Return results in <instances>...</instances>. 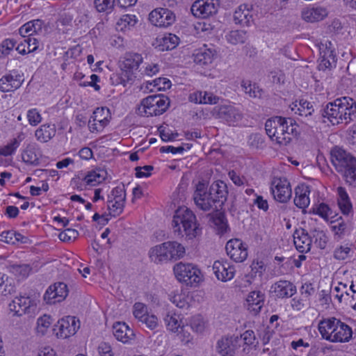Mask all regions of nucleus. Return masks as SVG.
Returning <instances> with one entry per match:
<instances>
[{
	"label": "nucleus",
	"mask_w": 356,
	"mask_h": 356,
	"mask_svg": "<svg viewBox=\"0 0 356 356\" xmlns=\"http://www.w3.org/2000/svg\"><path fill=\"white\" fill-rule=\"evenodd\" d=\"M331 163L338 172H343L346 183L356 185V158L355 157H329Z\"/></svg>",
	"instance_id": "9"
},
{
	"label": "nucleus",
	"mask_w": 356,
	"mask_h": 356,
	"mask_svg": "<svg viewBox=\"0 0 356 356\" xmlns=\"http://www.w3.org/2000/svg\"><path fill=\"white\" fill-rule=\"evenodd\" d=\"M313 112V106L310 102L306 100H300L299 106L298 107L297 111H295L296 113H298L301 116L311 115Z\"/></svg>",
	"instance_id": "50"
},
{
	"label": "nucleus",
	"mask_w": 356,
	"mask_h": 356,
	"mask_svg": "<svg viewBox=\"0 0 356 356\" xmlns=\"http://www.w3.org/2000/svg\"><path fill=\"white\" fill-rule=\"evenodd\" d=\"M52 323L51 316L49 315H43L40 317L37 321V330L42 334H44Z\"/></svg>",
	"instance_id": "48"
},
{
	"label": "nucleus",
	"mask_w": 356,
	"mask_h": 356,
	"mask_svg": "<svg viewBox=\"0 0 356 356\" xmlns=\"http://www.w3.org/2000/svg\"><path fill=\"white\" fill-rule=\"evenodd\" d=\"M9 270L19 279L26 278L32 270L29 264H13L9 266Z\"/></svg>",
	"instance_id": "40"
},
{
	"label": "nucleus",
	"mask_w": 356,
	"mask_h": 356,
	"mask_svg": "<svg viewBox=\"0 0 356 356\" xmlns=\"http://www.w3.org/2000/svg\"><path fill=\"white\" fill-rule=\"evenodd\" d=\"M193 200L196 206L202 211L217 210L218 208L209 192L207 191L206 184L202 181L196 185Z\"/></svg>",
	"instance_id": "13"
},
{
	"label": "nucleus",
	"mask_w": 356,
	"mask_h": 356,
	"mask_svg": "<svg viewBox=\"0 0 356 356\" xmlns=\"http://www.w3.org/2000/svg\"><path fill=\"white\" fill-rule=\"evenodd\" d=\"M350 251V248L347 246H342L335 249L334 252V257L337 260L346 259Z\"/></svg>",
	"instance_id": "56"
},
{
	"label": "nucleus",
	"mask_w": 356,
	"mask_h": 356,
	"mask_svg": "<svg viewBox=\"0 0 356 356\" xmlns=\"http://www.w3.org/2000/svg\"><path fill=\"white\" fill-rule=\"evenodd\" d=\"M108 123H102L101 122L95 121L94 119L90 118L88 122V127L92 132L102 131Z\"/></svg>",
	"instance_id": "60"
},
{
	"label": "nucleus",
	"mask_w": 356,
	"mask_h": 356,
	"mask_svg": "<svg viewBox=\"0 0 356 356\" xmlns=\"http://www.w3.org/2000/svg\"><path fill=\"white\" fill-rule=\"evenodd\" d=\"M56 134L54 124H43L35 131V137L42 143L49 141Z\"/></svg>",
	"instance_id": "33"
},
{
	"label": "nucleus",
	"mask_w": 356,
	"mask_h": 356,
	"mask_svg": "<svg viewBox=\"0 0 356 356\" xmlns=\"http://www.w3.org/2000/svg\"><path fill=\"white\" fill-rule=\"evenodd\" d=\"M143 60L142 55L138 53L127 52L124 54L119 61L121 84L126 86L128 83L134 79L136 72L143 63Z\"/></svg>",
	"instance_id": "6"
},
{
	"label": "nucleus",
	"mask_w": 356,
	"mask_h": 356,
	"mask_svg": "<svg viewBox=\"0 0 356 356\" xmlns=\"http://www.w3.org/2000/svg\"><path fill=\"white\" fill-rule=\"evenodd\" d=\"M115 2V0H94L95 7L99 13H111Z\"/></svg>",
	"instance_id": "44"
},
{
	"label": "nucleus",
	"mask_w": 356,
	"mask_h": 356,
	"mask_svg": "<svg viewBox=\"0 0 356 356\" xmlns=\"http://www.w3.org/2000/svg\"><path fill=\"white\" fill-rule=\"evenodd\" d=\"M226 39L228 42L232 44H243L248 39V33L243 30L231 31L226 35Z\"/></svg>",
	"instance_id": "38"
},
{
	"label": "nucleus",
	"mask_w": 356,
	"mask_h": 356,
	"mask_svg": "<svg viewBox=\"0 0 356 356\" xmlns=\"http://www.w3.org/2000/svg\"><path fill=\"white\" fill-rule=\"evenodd\" d=\"M320 63L318 64V69L320 70H325L331 69L335 66L336 56L334 54L333 50H326L320 54Z\"/></svg>",
	"instance_id": "34"
},
{
	"label": "nucleus",
	"mask_w": 356,
	"mask_h": 356,
	"mask_svg": "<svg viewBox=\"0 0 356 356\" xmlns=\"http://www.w3.org/2000/svg\"><path fill=\"white\" fill-rule=\"evenodd\" d=\"M172 225L177 235L183 236L185 234L189 239L201 232L195 215L186 207H179L175 211Z\"/></svg>",
	"instance_id": "4"
},
{
	"label": "nucleus",
	"mask_w": 356,
	"mask_h": 356,
	"mask_svg": "<svg viewBox=\"0 0 356 356\" xmlns=\"http://www.w3.org/2000/svg\"><path fill=\"white\" fill-rule=\"evenodd\" d=\"M185 248L177 241H167L151 248L149 254L156 264L177 260L184 257Z\"/></svg>",
	"instance_id": "5"
},
{
	"label": "nucleus",
	"mask_w": 356,
	"mask_h": 356,
	"mask_svg": "<svg viewBox=\"0 0 356 356\" xmlns=\"http://www.w3.org/2000/svg\"><path fill=\"white\" fill-rule=\"evenodd\" d=\"M270 191L274 199L280 203L287 202L292 195L290 182L284 177H273L272 178Z\"/></svg>",
	"instance_id": "10"
},
{
	"label": "nucleus",
	"mask_w": 356,
	"mask_h": 356,
	"mask_svg": "<svg viewBox=\"0 0 356 356\" xmlns=\"http://www.w3.org/2000/svg\"><path fill=\"white\" fill-rule=\"evenodd\" d=\"M237 339L233 337H222L218 341L217 349L222 356L234 355L236 349Z\"/></svg>",
	"instance_id": "29"
},
{
	"label": "nucleus",
	"mask_w": 356,
	"mask_h": 356,
	"mask_svg": "<svg viewBox=\"0 0 356 356\" xmlns=\"http://www.w3.org/2000/svg\"><path fill=\"white\" fill-rule=\"evenodd\" d=\"M169 104L167 97L161 95H151L143 99L139 111L147 116L160 115L166 111Z\"/></svg>",
	"instance_id": "7"
},
{
	"label": "nucleus",
	"mask_w": 356,
	"mask_h": 356,
	"mask_svg": "<svg viewBox=\"0 0 356 356\" xmlns=\"http://www.w3.org/2000/svg\"><path fill=\"white\" fill-rule=\"evenodd\" d=\"M160 136L163 141H169L174 139L178 134H174L172 131L165 127H160L159 129Z\"/></svg>",
	"instance_id": "59"
},
{
	"label": "nucleus",
	"mask_w": 356,
	"mask_h": 356,
	"mask_svg": "<svg viewBox=\"0 0 356 356\" xmlns=\"http://www.w3.org/2000/svg\"><path fill=\"white\" fill-rule=\"evenodd\" d=\"M293 242L296 249L301 253L307 252L311 249L312 239L304 229H296L293 233Z\"/></svg>",
	"instance_id": "22"
},
{
	"label": "nucleus",
	"mask_w": 356,
	"mask_h": 356,
	"mask_svg": "<svg viewBox=\"0 0 356 356\" xmlns=\"http://www.w3.org/2000/svg\"><path fill=\"white\" fill-rule=\"evenodd\" d=\"M124 207V203L118 202V201L107 200V209L109 211V214L113 217L120 216Z\"/></svg>",
	"instance_id": "46"
},
{
	"label": "nucleus",
	"mask_w": 356,
	"mask_h": 356,
	"mask_svg": "<svg viewBox=\"0 0 356 356\" xmlns=\"http://www.w3.org/2000/svg\"><path fill=\"white\" fill-rule=\"evenodd\" d=\"M248 143L253 149H261L264 147V138L259 133L252 134L249 136Z\"/></svg>",
	"instance_id": "49"
},
{
	"label": "nucleus",
	"mask_w": 356,
	"mask_h": 356,
	"mask_svg": "<svg viewBox=\"0 0 356 356\" xmlns=\"http://www.w3.org/2000/svg\"><path fill=\"white\" fill-rule=\"evenodd\" d=\"M24 42L27 44L28 53L35 51L39 46V41L33 37L24 38Z\"/></svg>",
	"instance_id": "64"
},
{
	"label": "nucleus",
	"mask_w": 356,
	"mask_h": 356,
	"mask_svg": "<svg viewBox=\"0 0 356 356\" xmlns=\"http://www.w3.org/2000/svg\"><path fill=\"white\" fill-rule=\"evenodd\" d=\"M113 335L117 340L124 343H129L135 338L134 331L122 322H116L113 325Z\"/></svg>",
	"instance_id": "24"
},
{
	"label": "nucleus",
	"mask_w": 356,
	"mask_h": 356,
	"mask_svg": "<svg viewBox=\"0 0 356 356\" xmlns=\"http://www.w3.org/2000/svg\"><path fill=\"white\" fill-rule=\"evenodd\" d=\"M37 301L29 296H19L9 304V308L14 313L15 316H22L28 314L32 316L37 311Z\"/></svg>",
	"instance_id": "11"
},
{
	"label": "nucleus",
	"mask_w": 356,
	"mask_h": 356,
	"mask_svg": "<svg viewBox=\"0 0 356 356\" xmlns=\"http://www.w3.org/2000/svg\"><path fill=\"white\" fill-rule=\"evenodd\" d=\"M321 115L323 122H326L327 119L332 125L347 124L356 115V102L348 97L338 98L327 104L321 111Z\"/></svg>",
	"instance_id": "1"
},
{
	"label": "nucleus",
	"mask_w": 356,
	"mask_h": 356,
	"mask_svg": "<svg viewBox=\"0 0 356 356\" xmlns=\"http://www.w3.org/2000/svg\"><path fill=\"white\" fill-rule=\"evenodd\" d=\"M244 92L250 98H261L264 91L256 83H252L250 81L243 80L241 83Z\"/></svg>",
	"instance_id": "36"
},
{
	"label": "nucleus",
	"mask_w": 356,
	"mask_h": 356,
	"mask_svg": "<svg viewBox=\"0 0 356 356\" xmlns=\"http://www.w3.org/2000/svg\"><path fill=\"white\" fill-rule=\"evenodd\" d=\"M296 126L292 119L276 116L266 120L265 129L272 141L280 145H286L291 141Z\"/></svg>",
	"instance_id": "2"
},
{
	"label": "nucleus",
	"mask_w": 356,
	"mask_h": 356,
	"mask_svg": "<svg viewBox=\"0 0 356 356\" xmlns=\"http://www.w3.org/2000/svg\"><path fill=\"white\" fill-rule=\"evenodd\" d=\"M179 42V38L175 34L168 33L164 35L159 44L162 51L175 49Z\"/></svg>",
	"instance_id": "37"
},
{
	"label": "nucleus",
	"mask_w": 356,
	"mask_h": 356,
	"mask_svg": "<svg viewBox=\"0 0 356 356\" xmlns=\"http://www.w3.org/2000/svg\"><path fill=\"white\" fill-rule=\"evenodd\" d=\"M24 79L17 71L13 70L0 79V90L10 92L18 89L22 84Z\"/></svg>",
	"instance_id": "19"
},
{
	"label": "nucleus",
	"mask_w": 356,
	"mask_h": 356,
	"mask_svg": "<svg viewBox=\"0 0 356 356\" xmlns=\"http://www.w3.org/2000/svg\"><path fill=\"white\" fill-rule=\"evenodd\" d=\"M213 270L218 280L227 282L232 280L235 274V269L227 261H216L213 264Z\"/></svg>",
	"instance_id": "20"
},
{
	"label": "nucleus",
	"mask_w": 356,
	"mask_h": 356,
	"mask_svg": "<svg viewBox=\"0 0 356 356\" xmlns=\"http://www.w3.org/2000/svg\"><path fill=\"white\" fill-rule=\"evenodd\" d=\"M271 289L278 298H289L296 293V286L290 281L280 280L271 286Z\"/></svg>",
	"instance_id": "21"
},
{
	"label": "nucleus",
	"mask_w": 356,
	"mask_h": 356,
	"mask_svg": "<svg viewBox=\"0 0 356 356\" xmlns=\"http://www.w3.org/2000/svg\"><path fill=\"white\" fill-rule=\"evenodd\" d=\"M310 194V187L302 184L295 188L294 204L300 209L307 208L310 202L309 195Z\"/></svg>",
	"instance_id": "27"
},
{
	"label": "nucleus",
	"mask_w": 356,
	"mask_h": 356,
	"mask_svg": "<svg viewBox=\"0 0 356 356\" xmlns=\"http://www.w3.org/2000/svg\"><path fill=\"white\" fill-rule=\"evenodd\" d=\"M15 41L13 39H6L0 44V57L10 54L15 46Z\"/></svg>",
	"instance_id": "53"
},
{
	"label": "nucleus",
	"mask_w": 356,
	"mask_h": 356,
	"mask_svg": "<svg viewBox=\"0 0 356 356\" xmlns=\"http://www.w3.org/2000/svg\"><path fill=\"white\" fill-rule=\"evenodd\" d=\"M91 118L99 122L102 121L103 124H108L111 119L110 110L106 107L97 108L94 111Z\"/></svg>",
	"instance_id": "42"
},
{
	"label": "nucleus",
	"mask_w": 356,
	"mask_h": 356,
	"mask_svg": "<svg viewBox=\"0 0 356 356\" xmlns=\"http://www.w3.org/2000/svg\"><path fill=\"white\" fill-rule=\"evenodd\" d=\"M149 19L156 26L168 27L175 22V15L167 8H158L149 13Z\"/></svg>",
	"instance_id": "16"
},
{
	"label": "nucleus",
	"mask_w": 356,
	"mask_h": 356,
	"mask_svg": "<svg viewBox=\"0 0 356 356\" xmlns=\"http://www.w3.org/2000/svg\"><path fill=\"white\" fill-rule=\"evenodd\" d=\"M106 176L107 172L106 170L97 168L95 170L88 171L83 179V181L88 186H95L104 181Z\"/></svg>",
	"instance_id": "30"
},
{
	"label": "nucleus",
	"mask_w": 356,
	"mask_h": 356,
	"mask_svg": "<svg viewBox=\"0 0 356 356\" xmlns=\"http://www.w3.org/2000/svg\"><path fill=\"white\" fill-rule=\"evenodd\" d=\"M133 314L135 318L139 321L148 314L147 308L143 303L136 302L134 305Z\"/></svg>",
	"instance_id": "52"
},
{
	"label": "nucleus",
	"mask_w": 356,
	"mask_h": 356,
	"mask_svg": "<svg viewBox=\"0 0 356 356\" xmlns=\"http://www.w3.org/2000/svg\"><path fill=\"white\" fill-rule=\"evenodd\" d=\"M318 329L323 339L331 342H348L353 335L351 327L334 317L321 320Z\"/></svg>",
	"instance_id": "3"
},
{
	"label": "nucleus",
	"mask_w": 356,
	"mask_h": 356,
	"mask_svg": "<svg viewBox=\"0 0 356 356\" xmlns=\"http://www.w3.org/2000/svg\"><path fill=\"white\" fill-rule=\"evenodd\" d=\"M327 15L326 8L321 6L303 8L301 12L302 19L307 22H315L323 20Z\"/></svg>",
	"instance_id": "26"
},
{
	"label": "nucleus",
	"mask_w": 356,
	"mask_h": 356,
	"mask_svg": "<svg viewBox=\"0 0 356 356\" xmlns=\"http://www.w3.org/2000/svg\"><path fill=\"white\" fill-rule=\"evenodd\" d=\"M79 236V232L74 229H66L64 231L61 232L58 238L62 241H69L72 239H75Z\"/></svg>",
	"instance_id": "55"
},
{
	"label": "nucleus",
	"mask_w": 356,
	"mask_h": 356,
	"mask_svg": "<svg viewBox=\"0 0 356 356\" xmlns=\"http://www.w3.org/2000/svg\"><path fill=\"white\" fill-rule=\"evenodd\" d=\"M153 170L152 165L138 166L135 168L136 177L138 178L147 177L151 175V171Z\"/></svg>",
	"instance_id": "58"
},
{
	"label": "nucleus",
	"mask_w": 356,
	"mask_h": 356,
	"mask_svg": "<svg viewBox=\"0 0 356 356\" xmlns=\"http://www.w3.org/2000/svg\"><path fill=\"white\" fill-rule=\"evenodd\" d=\"M139 322L151 330H154L159 325L158 318L154 314H149V313Z\"/></svg>",
	"instance_id": "51"
},
{
	"label": "nucleus",
	"mask_w": 356,
	"mask_h": 356,
	"mask_svg": "<svg viewBox=\"0 0 356 356\" xmlns=\"http://www.w3.org/2000/svg\"><path fill=\"white\" fill-rule=\"evenodd\" d=\"M311 238L314 240V244L321 249L326 247L327 237L323 231L314 229L311 232Z\"/></svg>",
	"instance_id": "43"
},
{
	"label": "nucleus",
	"mask_w": 356,
	"mask_h": 356,
	"mask_svg": "<svg viewBox=\"0 0 356 356\" xmlns=\"http://www.w3.org/2000/svg\"><path fill=\"white\" fill-rule=\"evenodd\" d=\"M215 203L218 207H221L227 200V185L222 181L213 182L209 190Z\"/></svg>",
	"instance_id": "23"
},
{
	"label": "nucleus",
	"mask_w": 356,
	"mask_h": 356,
	"mask_svg": "<svg viewBox=\"0 0 356 356\" xmlns=\"http://www.w3.org/2000/svg\"><path fill=\"white\" fill-rule=\"evenodd\" d=\"M214 56V52L210 49H200L193 54L194 62L202 65H208L212 63Z\"/></svg>",
	"instance_id": "32"
},
{
	"label": "nucleus",
	"mask_w": 356,
	"mask_h": 356,
	"mask_svg": "<svg viewBox=\"0 0 356 356\" xmlns=\"http://www.w3.org/2000/svg\"><path fill=\"white\" fill-rule=\"evenodd\" d=\"M15 232L7 231L3 232L0 234V241H3L8 244H15Z\"/></svg>",
	"instance_id": "61"
},
{
	"label": "nucleus",
	"mask_w": 356,
	"mask_h": 356,
	"mask_svg": "<svg viewBox=\"0 0 356 356\" xmlns=\"http://www.w3.org/2000/svg\"><path fill=\"white\" fill-rule=\"evenodd\" d=\"M218 8V0H197L193 3L191 10L195 17L206 19L216 15Z\"/></svg>",
	"instance_id": "14"
},
{
	"label": "nucleus",
	"mask_w": 356,
	"mask_h": 356,
	"mask_svg": "<svg viewBox=\"0 0 356 356\" xmlns=\"http://www.w3.org/2000/svg\"><path fill=\"white\" fill-rule=\"evenodd\" d=\"M99 356H113L111 347L109 343L102 342L98 347Z\"/></svg>",
	"instance_id": "63"
},
{
	"label": "nucleus",
	"mask_w": 356,
	"mask_h": 356,
	"mask_svg": "<svg viewBox=\"0 0 356 356\" xmlns=\"http://www.w3.org/2000/svg\"><path fill=\"white\" fill-rule=\"evenodd\" d=\"M67 295V284L64 282H58L47 289L43 298L47 304L54 305L64 300Z\"/></svg>",
	"instance_id": "17"
},
{
	"label": "nucleus",
	"mask_w": 356,
	"mask_h": 356,
	"mask_svg": "<svg viewBox=\"0 0 356 356\" xmlns=\"http://www.w3.org/2000/svg\"><path fill=\"white\" fill-rule=\"evenodd\" d=\"M137 22L136 17L134 15H124L118 22L117 24L121 30L135 26Z\"/></svg>",
	"instance_id": "47"
},
{
	"label": "nucleus",
	"mask_w": 356,
	"mask_h": 356,
	"mask_svg": "<svg viewBox=\"0 0 356 356\" xmlns=\"http://www.w3.org/2000/svg\"><path fill=\"white\" fill-rule=\"evenodd\" d=\"M212 116L229 125H235L242 120L243 115L232 105H220L213 108Z\"/></svg>",
	"instance_id": "12"
},
{
	"label": "nucleus",
	"mask_w": 356,
	"mask_h": 356,
	"mask_svg": "<svg viewBox=\"0 0 356 356\" xmlns=\"http://www.w3.org/2000/svg\"><path fill=\"white\" fill-rule=\"evenodd\" d=\"M251 6L248 4L240 5L234 13L235 24L242 26H248L252 20Z\"/></svg>",
	"instance_id": "28"
},
{
	"label": "nucleus",
	"mask_w": 356,
	"mask_h": 356,
	"mask_svg": "<svg viewBox=\"0 0 356 356\" xmlns=\"http://www.w3.org/2000/svg\"><path fill=\"white\" fill-rule=\"evenodd\" d=\"M210 220L213 223L218 234H223L227 232L228 225L225 213L217 212L211 216Z\"/></svg>",
	"instance_id": "35"
},
{
	"label": "nucleus",
	"mask_w": 356,
	"mask_h": 356,
	"mask_svg": "<svg viewBox=\"0 0 356 356\" xmlns=\"http://www.w3.org/2000/svg\"><path fill=\"white\" fill-rule=\"evenodd\" d=\"M164 321L169 330L177 332L179 328H181V332H185L186 327L185 326L181 327L179 316L176 314L168 313L164 318Z\"/></svg>",
	"instance_id": "39"
},
{
	"label": "nucleus",
	"mask_w": 356,
	"mask_h": 356,
	"mask_svg": "<svg viewBox=\"0 0 356 356\" xmlns=\"http://www.w3.org/2000/svg\"><path fill=\"white\" fill-rule=\"evenodd\" d=\"M79 321L74 316H67L59 320L54 330L58 337L66 339L74 335L79 327Z\"/></svg>",
	"instance_id": "15"
},
{
	"label": "nucleus",
	"mask_w": 356,
	"mask_h": 356,
	"mask_svg": "<svg viewBox=\"0 0 356 356\" xmlns=\"http://www.w3.org/2000/svg\"><path fill=\"white\" fill-rule=\"evenodd\" d=\"M20 136H18V138H14L10 141V143H8L4 147L0 148V155L1 156H10L15 153V151L17 148L19 147L21 139H19Z\"/></svg>",
	"instance_id": "45"
},
{
	"label": "nucleus",
	"mask_w": 356,
	"mask_h": 356,
	"mask_svg": "<svg viewBox=\"0 0 356 356\" xmlns=\"http://www.w3.org/2000/svg\"><path fill=\"white\" fill-rule=\"evenodd\" d=\"M265 295L260 291L250 292L247 298V308L254 314H257L264 306Z\"/></svg>",
	"instance_id": "25"
},
{
	"label": "nucleus",
	"mask_w": 356,
	"mask_h": 356,
	"mask_svg": "<svg viewBox=\"0 0 356 356\" xmlns=\"http://www.w3.org/2000/svg\"><path fill=\"white\" fill-rule=\"evenodd\" d=\"M191 328L196 332H202L205 328V323L202 317L200 315L192 317L191 320Z\"/></svg>",
	"instance_id": "54"
},
{
	"label": "nucleus",
	"mask_w": 356,
	"mask_h": 356,
	"mask_svg": "<svg viewBox=\"0 0 356 356\" xmlns=\"http://www.w3.org/2000/svg\"><path fill=\"white\" fill-rule=\"evenodd\" d=\"M173 270L176 278L186 285L192 286L202 280L200 270L192 264L178 263L174 266Z\"/></svg>",
	"instance_id": "8"
},
{
	"label": "nucleus",
	"mask_w": 356,
	"mask_h": 356,
	"mask_svg": "<svg viewBox=\"0 0 356 356\" xmlns=\"http://www.w3.org/2000/svg\"><path fill=\"white\" fill-rule=\"evenodd\" d=\"M159 71V66L155 63H149L147 64L143 72V74H145L148 76H152L156 75Z\"/></svg>",
	"instance_id": "62"
},
{
	"label": "nucleus",
	"mask_w": 356,
	"mask_h": 356,
	"mask_svg": "<svg viewBox=\"0 0 356 356\" xmlns=\"http://www.w3.org/2000/svg\"><path fill=\"white\" fill-rule=\"evenodd\" d=\"M27 118L31 125L35 126L41 122L42 118L39 112L35 109L28 111Z\"/></svg>",
	"instance_id": "57"
},
{
	"label": "nucleus",
	"mask_w": 356,
	"mask_h": 356,
	"mask_svg": "<svg viewBox=\"0 0 356 356\" xmlns=\"http://www.w3.org/2000/svg\"><path fill=\"white\" fill-rule=\"evenodd\" d=\"M15 291V286L9 280L8 277L0 273V294L7 296Z\"/></svg>",
	"instance_id": "41"
},
{
	"label": "nucleus",
	"mask_w": 356,
	"mask_h": 356,
	"mask_svg": "<svg viewBox=\"0 0 356 356\" xmlns=\"http://www.w3.org/2000/svg\"><path fill=\"white\" fill-rule=\"evenodd\" d=\"M227 254L236 262H243L248 257V248L243 241L238 238L229 240L225 246Z\"/></svg>",
	"instance_id": "18"
},
{
	"label": "nucleus",
	"mask_w": 356,
	"mask_h": 356,
	"mask_svg": "<svg viewBox=\"0 0 356 356\" xmlns=\"http://www.w3.org/2000/svg\"><path fill=\"white\" fill-rule=\"evenodd\" d=\"M338 193V205L339 207L344 215H348L353 211V206L350 202L348 193L344 188L340 186L337 188Z\"/></svg>",
	"instance_id": "31"
}]
</instances>
